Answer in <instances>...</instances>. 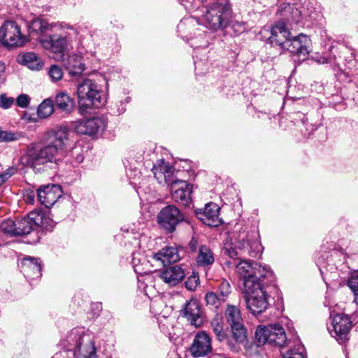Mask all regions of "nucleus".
Wrapping results in <instances>:
<instances>
[{
	"label": "nucleus",
	"mask_w": 358,
	"mask_h": 358,
	"mask_svg": "<svg viewBox=\"0 0 358 358\" xmlns=\"http://www.w3.org/2000/svg\"><path fill=\"white\" fill-rule=\"evenodd\" d=\"M52 139L40 149L29 148L21 157L22 163L31 168L34 172H42L50 164H57L70 145V132L65 126L57 127L51 131Z\"/></svg>",
	"instance_id": "f257e3e1"
},
{
	"label": "nucleus",
	"mask_w": 358,
	"mask_h": 358,
	"mask_svg": "<svg viewBox=\"0 0 358 358\" xmlns=\"http://www.w3.org/2000/svg\"><path fill=\"white\" fill-rule=\"evenodd\" d=\"M277 291L275 280L255 283L248 280L243 287V297L247 308L253 315H259L268 307V299L273 292Z\"/></svg>",
	"instance_id": "f03ea898"
},
{
	"label": "nucleus",
	"mask_w": 358,
	"mask_h": 358,
	"mask_svg": "<svg viewBox=\"0 0 358 358\" xmlns=\"http://www.w3.org/2000/svg\"><path fill=\"white\" fill-rule=\"evenodd\" d=\"M49 217L45 216L41 211H31L27 216L15 220L8 219L1 224V229L4 234L10 236H20L29 234L36 227L46 229L52 228Z\"/></svg>",
	"instance_id": "7ed1b4c3"
},
{
	"label": "nucleus",
	"mask_w": 358,
	"mask_h": 358,
	"mask_svg": "<svg viewBox=\"0 0 358 358\" xmlns=\"http://www.w3.org/2000/svg\"><path fill=\"white\" fill-rule=\"evenodd\" d=\"M77 101L81 113L92 108H101L106 103L107 97L102 87L92 79H85L77 85Z\"/></svg>",
	"instance_id": "20e7f679"
},
{
	"label": "nucleus",
	"mask_w": 358,
	"mask_h": 358,
	"mask_svg": "<svg viewBox=\"0 0 358 358\" xmlns=\"http://www.w3.org/2000/svg\"><path fill=\"white\" fill-rule=\"evenodd\" d=\"M232 245L235 248L231 247L224 248V253L231 258L238 255L236 249L239 250L243 253L248 254L252 257L260 256L263 252L264 248L259 241V234L257 229H252L250 231L243 230L234 235Z\"/></svg>",
	"instance_id": "39448f33"
},
{
	"label": "nucleus",
	"mask_w": 358,
	"mask_h": 358,
	"mask_svg": "<svg viewBox=\"0 0 358 358\" xmlns=\"http://www.w3.org/2000/svg\"><path fill=\"white\" fill-rule=\"evenodd\" d=\"M205 26L213 31H217L227 27L231 15V9L227 0H218L208 7H203Z\"/></svg>",
	"instance_id": "423d86ee"
},
{
	"label": "nucleus",
	"mask_w": 358,
	"mask_h": 358,
	"mask_svg": "<svg viewBox=\"0 0 358 358\" xmlns=\"http://www.w3.org/2000/svg\"><path fill=\"white\" fill-rule=\"evenodd\" d=\"M236 271L243 280V287H245V282L248 280L259 283L266 280H275L274 274L269 267L249 260H241L236 265Z\"/></svg>",
	"instance_id": "0eeeda50"
},
{
	"label": "nucleus",
	"mask_w": 358,
	"mask_h": 358,
	"mask_svg": "<svg viewBox=\"0 0 358 358\" xmlns=\"http://www.w3.org/2000/svg\"><path fill=\"white\" fill-rule=\"evenodd\" d=\"M255 338L259 344L268 343L280 348L284 347L287 343L285 329L278 324L268 327L259 326L255 331Z\"/></svg>",
	"instance_id": "6e6552de"
},
{
	"label": "nucleus",
	"mask_w": 358,
	"mask_h": 358,
	"mask_svg": "<svg viewBox=\"0 0 358 358\" xmlns=\"http://www.w3.org/2000/svg\"><path fill=\"white\" fill-rule=\"evenodd\" d=\"M27 42L20 25L12 20L5 21L0 27V43L8 48L20 47Z\"/></svg>",
	"instance_id": "1a4fd4ad"
},
{
	"label": "nucleus",
	"mask_w": 358,
	"mask_h": 358,
	"mask_svg": "<svg viewBox=\"0 0 358 358\" xmlns=\"http://www.w3.org/2000/svg\"><path fill=\"white\" fill-rule=\"evenodd\" d=\"M82 334L77 329H73L66 336L68 350H74L76 358H96V348L92 342L82 348Z\"/></svg>",
	"instance_id": "9d476101"
},
{
	"label": "nucleus",
	"mask_w": 358,
	"mask_h": 358,
	"mask_svg": "<svg viewBox=\"0 0 358 358\" xmlns=\"http://www.w3.org/2000/svg\"><path fill=\"white\" fill-rule=\"evenodd\" d=\"M225 317L231 326L235 341L238 343L243 342L246 338V329L243 323L240 310L234 305H227Z\"/></svg>",
	"instance_id": "9b49d317"
},
{
	"label": "nucleus",
	"mask_w": 358,
	"mask_h": 358,
	"mask_svg": "<svg viewBox=\"0 0 358 358\" xmlns=\"http://www.w3.org/2000/svg\"><path fill=\"white\" fill-rule=\"evenodd\" d=\"M282 49L294 54L299 61H303L310 52L311 41L307 35L303 34L294 37L290 36Z\"/></svg>",
	"instance_id": "f8f14e48"
},
{
	"label": "nucleus",
	"mask_w": 358,
	"mask_h": 358,
	"mask_svg": "<svg viewBox=\"0 0 358 358\" xmlns=\"http://www.w3.org/2000/svg\"><path fill=\"white\" fill-rule=\"evenodd\" d=\"M183 219L178 208L173 205L163 208L157 215L159 225L169 233L174 231L177 224Z\"/></svg>",
	"instance_id": "ddd939ff"
},
{
	"label": "nucleus",
	"mask_w": 358,
	"mask_h": 358,
	"mask_svg": "<svg viewBox=\"0 0 358 358\" xmlns=\"http://www.w3.org/2000/svg\"><path fill=\"white\" fill-rule=\"evenodd\" d=\"M73 129L79 134L93 136L102 132L106 127V121L103 117H96L76 121Z\"/></svg>",
	"instance_id": "4468645a"
},
{
	"label": "nucleus",
	"mask_w": 358,
	"mask_h": 358,
	"mask_svg": "<svg viewBox=\"0 0 358 358\" xmlns=\"http://www.w3.org/2000/svg\"><path fill=\"white\" fill-rule=\"evenodd\" d=\"M67 36L62 33L50 32L43 36L40 43L43 48L56 54H62L68 45Z\"/></svg>",
	"instance_id": "2eb2a0df"
},
{
	"label": "nucleus",
	"mask_w": 358,
	"mask_h": 358,
	"mask_svg": "<svg viewBox=\"0 0 358 358\" xmlns=\"http://www.w3.org/2000/svg\"><path fill=\"white\" fill-rule=\"evenodd\" d=\"M333 330L330 334L340 343H344L348 339V334L352 327L350 317L344 314H337L332 319Z\"/></svg>",
	"instance_id": "dca6fc26"
},
{
	"label": "nucleus",
	"mask_w": 358,
	"mask_h": 358,
	"mask_svg": "<svg viewBox=\"0 0 358 358\" xmlns=\"http://www.w3.org/2000/svg\"><path fill=\"white\" fill-rule=\"evenodd\" d=\"M173 199L185 206L192 203V185L185 180H178L171 186Z\"/></svg>",
	"instance_id": "f3484780"
},
{
	"label": "nucleus",
	"mask_w": 358,
	"mask_h": 358,
	"mask_svg": "<svg viewBox=\"0 0 358 358\" xmlns=\"http://www.w3.org/2000/svg\"><path fill=\"white\" fill-rule=\"evenodd\" d=\"M212 351L211 338L205 331L198 333L190 347V352L194 357H203Z\"/></svg>",
	"instance_id": "a211bd4d"
},
{
	"label": "nucleus",
	"mask_w": 358,
	"mask_h": 358,
	"mask_svg": "<svg viewBox=\"0 0 358 358\" xmlns=\"http://www.w3.org/2000/svg\"><path fill=\"white\" fill-rule=\"evenodd\" d=\"M62 194V189L57 185H48L40 187L37 191L38 201L46 208L53 206Z\"/></svg>",
	"instance_id": "6ab92c4d"
},
{
	"label": "nucleus",
	"mask_w": 358,
	"mask_h": 358,
	"mask_svg": "<svg viewBox=\"0 0 358 358\" xmlns=\"http://www.w3.org/2000/svg\"><path fill=\"white\" fill-rule=\"evenodd\" d=\"M220 208L215 203H207L203 209L196 210L197 217L205 224L210 227H217L222 224L219 216Z\"/></svg>",
	"instance_id": "aec40b11"
},
{
	"label": "nucleus",
	"mask_w": 358,
	"mask_h": 358,
	"mask_svg": "<svg viewBox=\"0 0 358 358\" xmlns=\"http://www.w3.org/2000/svg\"><path fill=\"white\" fill-rule=\"evenodd\" d=\"M185 275V271L182 265L165 268L159 274L160 279L170 287H174L180 283Z\"/></svg>",
	"instance_id": "412c9836"
},
{
	"label": "nucleus",
	"mask_w": 358,
	"mask_h": 358,
	"mask_svg": "<svg viewBox=\"0 0 358 358\" xmlns=\"http://www.w3.org/2000/svg\"><path fill=\"white\" fill-rule=\"evenodd\" d=\"M152 171L155 178L160 183L164 181L165 183L171 186L173 182L179 180L175 179L174 168L165 162L164 160L159 161L157 164L153 166Z\"/></svg>",
	"instance_id": "4be33fe9"
},
{
	"label": "nucleus",
	"mask_w": 358,
	"mask_h": 358,
	"mask_svg": "<svg viewBox=\"0 0 358 358\" xmlns=\"http://www.w3.org/2000/svg\"><path fill=\"white\" fill-rule=\"evenodd\" d=\"M291 36L285 23L278 22L271 29V36L268 38L273 45H279L282 49Z\"/></svg>",
	"instance_id": "5701e85b"
},
{
	"label": "nucleus",
	"mask_w": 358,
	"mask_h": 358,
	"mask_svg": "<svg viewBox=\"0 0 358 358\" xmlns=\"http://www.w3.org/2000/svg\"><path fill=\"white\" fill-rule=\"evenodd\" d=\"M182 312V315L190 322L191 324L196 327L202 324L203 320L201 316V306L196 299H192L187 301Z\"/></svg>",
	"instance_id": "b1692460"
},
{
	"label": "nucleus",
	"mask_w": 358,
	"mask_h": 358,
	"mask_svg": "<svg viewBox=\"0 0 358 358\" xmlns=\"http://www.w3.org/2000/svg\"><path fill=\"white\" fill-rule=\"evenodd\" d=\"M21 268L28 279H36L41 276V264L38 258L27 257L21 262Z\"/></svg>",
	"instance_id": "393cba45"
},
{
	"label": "nucleus",
	"mask_w": 358,
	"mask_h": 358,
	"mask_svg": "<svg viewBox=\"0 0 358 358\" xmlns=\"http://www.w3.org/2000/svg\"><path fill=\"white\" fill-rule=\"evenodd\" d=\"M32 31L48 36L50 32L62 31L64 27L60 23H49L45 20H34L29 27Z\"/></svg>",
	"instance_id": "a878e982"
},
{
	"label": "nucleus",
	"mask_w": 358,
	"mask_h": 358,
	"mask_svg": "<svg viewBox=\"0 0 358 358\" xmlns=\"http://www.w3.org/2000/svg\"><path fill=\"white\" fill-rule=\"evenodd\" d=\"M64 66L71 76H79L85 69L82 55L72 54L63 60Z\"/></svg>",
	"instance_id": "bb28decb"
},
{
	"label": "nucleus",
	"mask_w": 358,
	"mask_h": 358,
	"mask_svg": "<svg viewBox=\"0 0 358 358\" xmlns=\"http://www.w3.org/2000/svg\"><path fill=\"white\" fill-rule=\"evenodd\" d=\"M153 258L156 261L160 262L162 264L166 265L178 261L180 256L176 248L166 247L155 253Z\"/></svg>",
	"instance_id": "cd10ccee"
},
{
	"label": "nucleus",
	"mask_w": 358,
	"mask_h": 358,
	"mask_svg": "<svg viewBox=\"0 0 358 358\" xmlns=\"http://www.w3.org/2000/svg\"><path fill=\"white\" fill-rule=\"evenodd\" d=\"M17 60L18 63L27 66L31 70H40L43 65L41 59L34 52L20 54L17 56Z\"/></svg>",
	"instance_id": "c85d7f7f"
},
{
	"label": "nucleus",
	"mask_w": 358,
	"mask_h": 358,
	"mask_svg": "<svg viewBox=\"0 0 358 358\" xmlns=\"http://www.w3.org/2000/svg\"><path fill=\"white\" fill-rule=\"evenodd\" d=\"M215 262L214 254L212 250L206 245L199 246L198 254L196 257V262L200 267H208Z\"/></svg>",
	"instance_id": "c756f323"
},
{
	"label": "nucleus",
	"mask_w": 358,
	"mask_h": 358,
	"mask_svg": "<svg viewBox=\"0 0 358 358\" xmlns=\"http://www.w3.org/2000/svg\"><path fill=\"white\" fill-rule=\"evenodd\" d=\"M55 106L66 113H70L73 108V101L65 92L58 93L55 99Z\"/></svg>",
	"instance_id": "7c9ffc66"
},
{
	"label": "nucleus",
	"mask_w": 358,
	"mask_h": 358,
	"mask_svg": "<svg viewBox=\"0 0 358 358\" xmlns=\"http://www.w3.org/2000/svg\"><path fill=\"white\" fill-rule=\"evenodd\" d=\"M216 287L217 289L215 292L220 297L221 301L226 302L232 292L229 282L224 278L220 279L217 281Z\"/></svg>",
	"instance_id": "2f4dec72"
},
{
	"label": "nucleus",
	"mask_w": 358,
	"mask_h": 358,
	"mask_svg": "<svg viewBox=\"0 0 358 358\" xmlns=\"http://www.w3.org/2000/svg\"><path fill=\"white\" fill-rule=\"evenodd\" d=\"M211 327L219 341H223L226 333L223 327V321L221 315H216L211 321Z\"/></svg>",
	"instance_id": "473e14b6"
},
{
	"label": "nucleus",
	"mask_w": 358,
	"mask_h": 358,
	"mask_svg": "<svg viewBox=\"0 0 358 358\" xmlns=\"http://www.w3.org/2000/svg\"><path fill=\"white\" fill-rule=\"evenodd\" d=\"M53 111L54 109L52 101L45 99L39 105L37 114L41 118H47L52 114Z\"/></svg>",
	"instance_id": "72a5a7b5"
},
{
	"label": "nucleus",
	"mask_w": 358,
	"mask_h": 358,
	"mask_svg": "<svg viewBox=\"0 0 358 358\" xmlns=\"http://www.w3.org/2000/svg\"><path fill=\"white\" fill-rule=\"evenodd\" d=\"M285 16H287L288 22H294L297 24L300 22L301 18V11L295 6L287 5L285 7Z\"/></svg>",
	"instance_id": "f704fd0d"
},
{
	"label": "nucleus",
	"mask_w": 358,
	"mask_h": 358,
	"mask_svg": "<svg viewBox=\"0 0 358 358\" xmlns=\"http://www.w3.org/2000/svg\"><path fill=\"white\" fill-rule=\"evenodd\" d=\"M206 302L208 306L218 309L224 301H221L220 297L215 292H208L206 294Z\"/></svg>",
	"instance_id": "c9c22d12"
},
{
	"label": "nucleus",
	"mask_w": 358,
	"mask_h": 358,
	"mask_svg": "<svg viewBox=\"0 0 358 358\" xmlns=\"http://www.w3.org/2000/svg\"><path fill=\"white\" fill-rule=\"evenodd\" d=\"M0 141L10 142L20 139L23 134L21 132H13L9 131L1 130Z\"/></svg>",
	"instance_id": "e433bc0d"
},
{
	"label": "nucleus",
	"mask_w": 358,
	"mask_h": 358,
	"mask_svg": "<svg viewBox=\"0 0 358 358\" xmlns=\"http://www.w3.org/2000/svg\"><path fill=\"white\" fill-rule=\"evenodd\" d=\"M48 75L53 82L60 80L63 77V71L57 65H52L48 71Z\"/></svg>",
	"instance_id": "4c0bfd02"
},
{
	"label": "nucleus",
	"mask_w": 358,
	"mask_h": 358,
	"mask_svg": "<svg viewBox=\"0 0 358 358\" xmlns=\"http://www.w3.org/2000/svg\"><path fill=\"white\" fill-rule=\"evenodd\" d=\"M304 349L299 346L296 349H291L282 354V358H306L303 355Z\"/></svg>",
	"instance_id": "58836bf2"
},
{
	"label": "nucleus",
	"mask_w": 358,
	"mask_h": 358,
	"mask_svg": "<svg viewBox=\"0 0 358 358\" xmlns=\"http://www.w3.org/2000/svg\"><path fill=\"white\" fill-rule=\"evenodd\" d=\"M199 277L197 274L193 273L185 282V287L188 290L194 291L199 285Z\"/></svg>",
	"instance_id": "ea45409f"
},
{
	"label": "nucleus",
	"mask_w": 358,
	"mask_h": 358,
	"mask_svg": "<svg viewBox=\"0 0 358 358\" xmlns=\"http://www.w3.org/2000/svg\"><path fill=\"white\" fill-rule=\"evenodd\" d=\"M71 155L76 162L81 163L84 159L83 148L80 145H76L71 150Z\"/></svg>",
	"instance_id": "a19ab883"
},
{
	"label": "nucleus",
	"mask_w": 358,
	"mask_h": 358,
	"mask_svg": "<svg viewBox=\"0 0 358 358\" xmlns=\"http://www.w3.org/2000/svg\"><path fill=\"white\" fill-rule=\"evenodd\" d=\"M349 287L354 293V296H358V275H354L348 280Z\"/></svg>",
	"instance_id": "79ce46f5"
},
{
	"label": "nucleus",
	"mask_w": 358,
	"mask_h": 358,
	"mask_svg": "<svg viewBox=\"0 0 358 358\" xmlns=\"http://www.w3.org/2000/svg\"><path fill=\"white\" fill-rule=\"evenodd\" d=\"M232 29L235 33L237 34H241L245 32L248 29V27L244 22L236 21L232 24Z\"/></svg>",
	"instance_id": "37998d69"
},
{
	"label": "nucleus",
	"mask_w": 358,
	"mask_h": 358,
	"mask_svg": "<svg viewBox=\"0 0 358 358\" xmlns=\"http://www.w3.org/2000/svg\"><path fill=\"white\" fill-rule=\"evenodd\" d=\"M30 103V98L27 94H22L16 99V103L20 108H27Z\"/></svg>",
	"instance_id": "c03bdc74"
},
{
	"label": "nucleus",
	"mask_w": 358,
	"mask_h": 358,
	"mask_svg": "<svg viewBox=\"0 0 358 358\" xmlns=\"http://www.w3.org/2000/svg\"><path fill=\"white\" fill-rule=\"evenodd\" d=\"M14 103V99L11 97H7L5 94L1 95L0 107L4 109L11 107Z\"/></svg>",
	"instance_id": "a18cd8bd"
},
{
	"label": "nucleus",
	"mask_w": 358,
	"mask_h": 358,
	"mask_svg": "<svg viewBox=\"0 0 358 358\" xmlns=\"http://www.w3.org/2000/svg\"><path fill=\"white\" fill-rule=\"evenodd\" d=\"M23 199L27 203L34 204L35 200V193L34 191L27 189L23 194Z\"/></svg>",
	"instance_id": "49530a36"
},
{
	"label": "nucleus",
	"mask_w": 358,
	"mask_h": 358,
	"mask_svg": "<svg viewBox=\"0 0 358 358\" xmlns=\"http://www.w3.org/2000/svg\"><path fill=\"white\" fill-rule=\"evenodd\" d=\"M17 172V168L14 166L9 167L7 169L2 175L4 176L6 180H7L9 178L13 176Z\"/></svg>",
	"instance_id": "de8ad7c7"
},
{
	"label": "nucleus",
	"mask_w": 358,
	"mask_h": 358,
	"mask_svg": "<svg viewBox=\"0 0 358 358\" xmlns=\"http://www.w3.org/2000/svg\"><path fill=\"white\" fill-rule=\"evenodd\" d=\"M206 0H194L193 5H188L186 3H182V4L184 6V7L185 8L186 10H188L189 11H191V10L194 9V7H195L196 4H197L199 3H203L206 2Z\"/></svg>",
	"instance_id": "09e8293b"
},
{
	"label": "nucleus",
	"mask_w": 358,
	"mask_h": 358,
	"mask_svg": "<svg viewBox=\"0 0 358 358\" xmlns=\"http://www.w3.org/2000/svg\"><path fill=\"white\" fill-rule=\"evenodd\" d=\"M191 251L196 252L198 247V241L196 238H192L189 243Z\"/></svg>",
	"instance_id": "8fccbe9b"
},
{
	"label": "nucleus",
	"mask_w": 358,
	"mask_h": 358,
	"mask_svg": "<svg viewBox=\"0 0 358 358\" xmlns=\"http://www.w3.org/2000/svg\"><path fill=\"white\" fill-rule=\"evenodd\" d=\"M313 59L319 64H327L329 62L328 59L322 56H317Z\"/></svg>",
	"instance_id": "3c124183"
},
{
	"label": "nucleus",
	"mask_w": 358,
	"mask_h": 358,
	"mask_svg": "<svg viewBox=\"0 0 358 358\" xmlns=\"http://www.w3.org/2000/svg\"><path fill=\"white\" fill-rule=\"evenodd\" d=\"M5 65L3 63H0V83H3L5 81L4 72Z\"/></svg>",
	"instance_id": "603ef678"
},
{
	"label": "nucleus",
	"mask_w": 358,
	"mask_h": 358,
	"mask_svg": "<svg viewBox=\"0 0 358 358\" xmlns=\"http://www.w3.org/2000/svg\"><path fill=\"white\" fill-rule=\"evenodd\" d=\"M6 181V180L4 178V176L2 174H1L0 175V186H1Z\"/></svg>",
	"instance_id": "864d4df0"
},
{
	"label": "nucleus",
	"mask_w": 358,
	"mask_h": 358,
	"mask_svg": "<svg viewBox=\"0 0 358 358\" xmlns=\"http://www.w3.org/2000/svg\"><path fill=\"white\" fill-rule=\"evenodd\" d=\"M185 22H184V21H181V22H180V24H179L178 27H179V28L182 27H183V25H185Z\"/></svg>",
	"instance_id": "5fc2aeb1"
},
{
	"label": "nucleus",
	"mask_w": 358,
	"mask_h": 358,
	"mask_svg": "<svg viewBox=\"0 0 358 358\" xmlns=\"http://www.w3.org/2000/svg\"><path fill=\"white\" fill-rule=\"evenodd\" d=\"M354 301L358 305V296L354 298Z\"/></svg>",
	"instance_id": "6e6d98bb"
},
{
	"label": "nucleus",
	"mask_w": 358,
	"mask_h": 358,
	"mask_svg": "<svg viewBox=\"0 0 358 358\" xmlns=\"http://www.w3.org/2000/svg\"><path fill=\"white\" fill-rule=\"evenodd\" d=\"M66 29H69L71 30H73V29L72 27H66Z\"/></svg>",
	"instance_id": "4d7b16f0"
},
{
	"label": "nucleus",
	"mask_w": 358,
	"mask_h": 358,
	"mask_svg": "<svg viewBox=\"0 0 358 358\" xmlns=\"http://www.w3.org/2000/svg\"><path fill=\"white\" fill-rule=\"evenodd\" d=\"M201 12H203V14H202V16H203V14L205 13V11L203 12V10H201Z\"/></svg>",
	"instance_id": "13d9d810"
},
{
	"label": "nucleus",
	"mask_w": 358,
	"mask_h": 358,
	"mask_svg": "<svg viewBox=\"0 0 358 358\" xmlns=\"http://www.w3.org/2000/svg\"><path fill=\"white\" fill-rule=\"evenodd\" d=\"M52 358H57V357H52Z\"/></svg>",
	"instance_id": "bf43d9fd"
}]
</instances>
